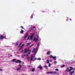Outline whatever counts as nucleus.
Masks as SVG:
<instances>
[{"mask_svg": "<svg viewBox=\"0 0 75 75\" xmlns=\"http://www.w3.org/2000/svg\"><path fill=\"white\" fill-rule=\"evenodd\" d=\"M65 72H71V69L68 68H67L65 70Z\"/></svg>", "mask_w": 75, "mask_h": 75, "instance_id": "nucleus-5", "label": "nucleus"}, {"mask_svg": "<svg viewBox=\"0 0 75 75\" xmlns=\"http://www.w3.org/2000/svg\"><path fill=\"white\" fill-rule=\"evenodd\" d=\"M67 21H68V20H67Z\"/></svg>", "mask_w": 75, "mask_h": 75, "instance_id": "nucleus-45", "label": "nucleus"}, {"mask_svg": "<svg viewBox=\"0 0 75 75\" xmlns=\"http://www.w3.org/2000/svg\"><path fill=\"white\" fill-rule=\"evenodd\" d=\"M43 67H44L45 68H46L47 69H48V66L47 65L44 66Z\"/></svg>", "mask_w": 75, "mask_h": 75, "instance_id": "nucleus-20", "label": "nucleus"}, {"mask_svg": "<svg viewBox=\"0 0 75 75\" xmlns=\"http://www.w3.org/2000/svg\"><path fill=\"white\" fill-rule=\"evenodd\" d=\"M53 73L54 74V75H55L57 74V71H54V72L53 71Z\"/></svg>", "mask_w": 75, "mask_h": 75, "instance_id": "nucleus-19", "label": "nucleus"}, {"mask_svg": "<svg viewBox=\"0 0 75 75\" xmlns=\"http://www.w3.org/2000/svg\"><path fill=\"white\" fill-rule=\"evenodd\" d=\"M32 72H34V71H35V69H32Z\"/></svg>", "mask_w": 75, "mask_h": 75, "instance_id": "nucleus-21", "label": "nucleus"}, {"mask_svg": "<svg viewBox=\"0 0 75 75\" xmlns=\"http://www.w3.org/2000/svg\"><path fill=\"white\" fill-rule=\"evenodd\" d=\"M65 67L64 65H63L60 66L61 68H63Z\"/></svg>", "mask_w": 75, "mask_h": 75, "instance_id": "nucleus-22", "label": "nucleus"}, {"mask_svg": "<svg viewBox=\"0 0 75 75\" xmlns=\"http://www.w3.org/2000/svg\"><path fill=\"white\" fill-rule=\"evenodd\" d=\"M38 68H40V69H42V67H41V65H39V66L38 67Z\"/></svg>", "mask_w": 75, "mask_h": 75, "instance_id": "nucleus-11", "label": "nucleus"}, {"mask_svg": "<svg viewBox=\"0 0 75 75\" xmlns=\"http://www.w3.org/2000/svg\"><path fill=\"white\" fill-rule=\"evenodd\" d=\"M32 52H33L35 54L34 56V55L33 54H31L30 56L31 57V59L30 60V63H31V62L33 61H35L36 59H39V60H41V59L40 58L39 59H37V58H35V59H33V58H34V57H35V55H36V54L37 53V49L35 48H34L32 51Z\"/></svg>", "mask_w": 75, "mask_h": 75, "instance_id": "nucleus-1", "label": "nucleus"}, {"mask_svg": "<svg viewBox=\"0 0 75 75\" xmlns=\"http://www.w3.org/2000/svg\"><path fill=\"white\" fill-rule=\"evenodd\" d=\"M69 68H70V71H71L72 70H75V69H74L72 67H69Z\"/></svg>", "mask_w": 75, "mask_h": 75, "instance_id": "nucleus-10", "label": "nucleus"}, {"mask_svg": "<svg viewBox=\"0 0 75 75\" xmlns=\"http://www.w3.org/2000/svg\"><path fill=\"white\" fill-rule=\"evenodd\" d=\"M21 69L20 67H18L17 69V71H20L21 70Z\"/></svg>", "mask_w": 75, "mask_h": 75, "instance_id": "nucleus-16", "label": "nucleus"}, {"mask_svg": "<svg viewBox=\"0 0 75 75\" xmlns=\"http://www.w3.org/2000/svg\"><path fill=\"white\" fill-rule=\"evenodd\" d=\"M31 44V43H28V44Z\"/></svg>", "mask_w": 75, "mask_h": 75, "instance_id": "nucleus-41", "label": "nucleus"}, {"mask_svg": "<svg viewBox=\"0 0 75 75\" xmlns=\"http://www.w3.org/2000/svg\"><path fill=\"white\" fill-rule=\"evenodd\" d=\"M70 74L71 75H72L73 74V73L71 72L70 73Z\"/></svg>", "mask_w": 75, "mask_h": 75, "instance_id": "nucleus-34", "label": "nucleus"}, {"mask_svg": "<svg viewBox=\"0 0 75 75\" xmlns=\"http://www.w3.org/2000/svg\"><path fill=\"white\" fill-rule=\"evenodd\" d=\"M50 62H52V59H50Z\"/></svg>", "mask_w": 75, "mask_h": 75, "instance_id": "nucleus-39", "label": "nucleus"}, {"mask_svg": "<svg viewBox=\"0 0 75 75\" xmlns=\"http://www.w3.org/2000/svg\"><path fill=\"white\" fill-rule=\"evenodd\" d=\"M30 57H29V59H30Z\"/></svg>", "mask_w": 75, "mask_h": 75, "instance_id": "nucleus-43", "label": "nucleus"}, {"mask_svg": "<svg viewBox=\"0 0 75 75\" xmlns=\"http://www.w3.org/2000/svg\"><path fill=\"white\" fill-rule=\"evenodd\" d=\"M21 44H22V43H20L19 47H20V45H21Z\"/></svg>", "mask_w": 75, "mask_h": 75, "instance_id": "nucleus-37", "label": "nucleus"}, {"mask_svg": "<svg viewBox=\"0 0 75 75\" xmlns=\"http://www.w3.org/2000/svg\"><path fill=\"white\" fill-rule=\"evenodd\" d=\"M21 61L19 60H17L16 61V63H19L21 64Z\"/></svg>", "mask_w": 75, "mask_h": 75, "instance_id": "nucleus-7", "label": "nucleus"}, {"mask_svg": "<svg viewBox=\"0 0 75 75\" xmlns=\"http://www.w3.org/2000/svg\"><path fill=\"white\" fill-rule=\"evenodd\" d=\"M30 36H28V38H30Z\"/></svg>", "mask_w": 75, "mask_h": 75, "instance_id": "nucleus-42", "label": "nucleus"}, {"mask_svg": "<svg viewBox=\"0 0 75 75\" xmlns=\"http://www.w3.org/2000/svg\"><path fill=\"white\" fill-rule=\"evenodd\" d=\"M49 74H53V71L49 72Z\"/></svg>", "mask_w": 75, "mask_h": 75, "instance_id": "nucleus-23", "label": "nucleus"}, {"mask_svg": "<svg viewBox=\"0 0 75 75\" xmlns=\"http://www.w3.org/2000/svg\"><path fill=\"white\" fill-rule=\"evenodd\" d=\"M53 63H57V61H54L53 62Z\"/></svg>", "mask_w": 75, "mask_h": 75, "instance_id": "nucleus-29", "label": "nucleus"}, {"mask_svg": "<svg viewBox=\"0 0 75 75\" xmlns=\"http://www.w3.org/2000/svg\"><path fill=\"white\" fill-rule=\"evenodd\" d=\"M72 73L73 74H74V73H75V71H72Z\"/></svg>", "mask_w": 75, "mask_h": 75, "instance_id": "nucleus-32", "label": "nucleus"}, {"mask_svg": "<svg viewBox=\"0 0 75 75\" xmlns=\"http://www.w3.org/2000/svg\"><path fill=\"white\" fill-rule=\"evenodd\" d=\"M3 71V69H1L0 68V71Z\"/></svg>", "mask_w": 75, "mask_h": 75, "instance_id": "nucleus-31", "label": "nucleus"}, {"mask_svg": "<svg viewBox=\"0 0 75 75\" xmlns=\"http://www.w3.org/2000/svg\"><path fill=\"white\" fill-rule=\"evenodd\" d=\"M5 37H4L1 35H0V40H3L4 38H5Z\"/></svg>", "mask_w": 75, "mask_h": 75, "instance_id": "nucleus-6", "label": "nucleus"}, {"mask_svg": "<svg viewBox=\"0 0 75 75\" xmlns=\"http://www.w3.org/2000/svg\"><path fill=\"white\" fill-rule=\"evenodd\" d=\"M31 50H29V51H28L29 55H30V54H31Z\"/></svg>", "mask_w": 75, "mask_h": 75, "instance_id": "nucleus-13", "label": "nucleus"}, {"mask_svg": "<svg viewBox=\"0 0 75 75\" xmlns=\"http://www.w3.org/2000/svg\"><path fill=\"white\" fill-rule=\"evenodd\" d=\"M55 70L57 71H58L59 70L58 69H55Z\"/></svg>", "mask_w": 75, "mask_h": 75, "instance_id": "nucleus-28", "label": "nucleus"}, {"mask_svg": "<svg viewBox=\"0 0 75 75\" xmlns=\"http://www.w3.org/2000/svg\"><path fill=\"white\" fill-rule=\"evenodd\" d=\"M25 56L26 58H27V59H28V53L26 55H22V58H24Z\"/></svg>", "mask_w": 75, "mask_h": 75, "instance_id": "nucleus-3", "label": "nucleus"}, {"mask_svg": "<svg viewBox=\"0 0 75 75\" xmlns=\"http://www.w3.org/2000/svg\"><path fill=\"white\" fill-rule=\"evenodd\" d=\"M46 74H50V72H47V73H46Z\"/></svg>", "mask_w": 75, "mask_h": 75, "instance_id": "nucleus-38", "label": "nucleus"}, {"mask_svg": "<svg viewBox=\"0 0 75 75\" xmlns=\"http://www.w3.org/2000/svg\"><path fill=\"white\" fill-rule=\"evenodd\" d=\"M50 52H49V51L48 52L47 54L49 55H50Z\"/></svg>", "mask_w": 75, "mask_h": 75, "instance_id": "nucleus-25", "label": "nucleus"}, {"mask_svg": "<svg viewBox=\"0 0 75 75\" xmlns=\"http://www.w3.org/2000/svg\"><path fill=\"white\" fill-rule=\"evenodd\" d=\"M50 66H51V64L49 63V64L48 65V67H50Z\"/></svg>", "mask_w": 75, "mask_h": 75, "instance_id": "nucleus-26", "label": "nucleus"}, {"mask_svg": "<svg viewBox=\"0 0 75 75\" xmlns=\"http://www.w3.org/2000/svg\"><path fill=\"white\" fill-rule=\"evenodd\" d=\"M31 28H35V27L33 26H31Z\"/></svg>", "mask_w": 75, "mask_h": 75, "instance_id": "nucleus-36", "label": "nucleus"}, {"mask_svg": "<svg viewBox=\"0 0 75 75\" xmlns=\"http://www.w3.org/2000/svg\"><path fill=\"white\" fill-rule=\"evenodd\" d=\"M38 46H40V43H38V44L37 45Z\"/></svg>", "mask_w": 75, "mask_h": 75, "instance_id": "nucleus-33", "label": "nucleus"}, {"mask_svg": "<svg viewBox=\"0 0 75 75\" xmlns=\"http://www.w3.org/2000/svg\"><path fill=\"white\" fill-rule=\"evenodd\" d=\"M28 33H27L24 36V38H27V37H28L27 38V40H28Z\"/></svg>", "mask_w": 75, "mask_h": 75, "instance_id": "nucleus-4", "label": "nucleus"}, {"mask_svg": "<svg viewBox=\"0 0 75 75\" xmlns=\"http://www.w3.org/2000/svg\"><path fill=\"white\" fill-rule=\"evenodd\" d=\"M51 65H52V63H51Z\"/></svg>", "mask_w": 75, "mask_h": 75, "instance_id": "nucleus-44", "label": "nucleus"}, {"mask_svg": "<svg viewBox=\"0 0 75 75\" xmlns=\"http://www.w3.org/2000/svg\"><path fill=\"white\" fill-rule=\"evenodd\" d=\"M24 45V44H23L20 47V48L19 49V50H21V49H23V46Z\"/></svg>", "mask_w": 75, "mask_h": 75, "instance_id": "nucleus-9", "label": "nucleus"}, {"mask_svg": "<svg viewBox=\"0 0 75 75\" xmlns=\"http://www.w3.org/2000/svg\"><path fill=\"white\" fill-rule=\"evenodd\" d=\"M31 30H33V29H32Z\"/></svg>", "mask_w": 75, "mask_h": 75, "instance_id": "nucleus-47", "label": "nucleus"}, {"mask_svg": "<svg viewBox=\"0 0 75 75\" xmlns=\"http://www.w3.org/2000/svg\"><path fill=\"white\" fill-rule=\"evenodd\" d=\"M24 33V30H21L20 32V33L21 34H23Z\"/></svg>", "mask_w": 75, "mask_h": 75, "instance_id": "nucleus-15", "label": "nucleus"}, {"mask_svg": "<svg viewBox=\"0 0 75 75\" xmlns=\"http://www.w3.org/2000/svg\"><path fill=\"white\" fill-rule=\"evenodd\" d=\"M16 61V60L15 59H13L12 61L11 62H15Z\"/></svg>", "mask_w": 75, "mask_h": 75, "instance_id": "nucleus-12", "label": "nucleus"}, {"mask_svg": "<svg viewBox=\"0 0 75 75\" xmlns=\"http://www.w3.org/2000/svg\"><path fill=\"white\" fill-rule=\"evenodd\" d=\"M38 38H39V37H38L37 39H36V38H35L34 39V41H35V42H37V41H38Z\"/></svg>", "mask_w": 75, "mask_h": 75, "instance_id": "nucleus-8", "label": "nucleus"}, {"mask_svg": "<svg viewBox=\"0 0 75 75\" xmlns=\"http://www.w3.org/2000/svg\"><path fill=\"white\" fill-rule=\"evenodd\" d=\"M53 58V56H52V55H51V56H50V58Z\"/></svg>", "mask_w": 75, "mask_h": 75, "instance_id": "nucleus-30", "label": "nucleus"}, {"mask_svg": "<svg viewBox=\"0 0 75 75\" xmlns=\"http://www.w3.org/2000/svg\"><path fill=\"white\" fill-rule=\"evenodd\" d=\"M28 49L25 48L24 50H21V52H23V53H24V54H26V53H27L28 52Z\"/></svg>", "mask_w": 75, "mask_h": 75, "instance_id": "nucleus-2", "label": "nucleus"}, {"mask_svg": "<svg viewBox=\"0 0 75 75\" xmlns=\"http://www.w3.org/2000/svg\"><path fill=\"white\" fill-rule=\"evenodd\" d=\"M70 20H72V19H70Z\"/></svg>", "mask_w": 75, "mask_h": 75, "instance_id": "nucleus-46", "label": "nucleus"}, {"mask_svg": "<svg viewBox=\"0 0 75 75\" xmlns=\"http://www.w3.org/2000/svg\"><path fill=\"white\" fill-rule=\"evenodd\" d=\"M33 45H34V44H33V45H31L29 47V48H30V47H32V46H33Z\"/></svg>", "mask_w": 75, "mask_h": 75, "instance_id": "nucleus-27", "label": "nucleus"}, {"mask_svg": "<svg viewBox=\"0 0 75 75\" xmlns=\"http://www.w3.org/2000/svg\"><path fill=\"white\" fill-rule=\"evenodd\" d=\"M33 37H34V35H32L30 37V39H31V40H32L33 38Z\"/></svg>", "mask_w": 75, "mask_h": 75, "instance_id": "nucleus-17", "label": "nucleus"}, {"mask_svg": "<svg viewBox=\"0 0 75 75\" xmlns=\"http://www.w3.org/2000/svg\"><path fill=\"white\" fill-rule=\"evenodd\" d=\"M46 63H47V64H49V63H50V60H49V59H47L46 60Z\"/></svg>", "mask_w": 75, "mask_h": 75, "instance_id": "nucleus-14", "label": "nucleus"}, {"mask_svg": "<svg viewBox=\"0 0 75 75\" xmlns=\"http://www.w3.org/2000/svg\"><path fill=\"white\" fill-rule=\"evenodd\" d=\"M53 59H54V60H56V59H57V56H54L53 57Z\"/></svg>", "mask_w": 75, "mask_h": 75, "instance_id": "nucleus-18", "label": "nucleus"}, {"mask_svg": "<svg viewBox=\"0 0 75 75\" xmlns=\"http://www.w3.org/2000/svg\"><path fill=\"white\" fill-rule=\"evenodd\" d=\"M32 18H33V15H32Z\"/></svg>", "mask_w": 75, "mask_h": 75, "instance_id": "nucleus-40", "label": "nucleus"}, {"mask_svg": "<svg viewBox=\"0 0 75 75\" xmlns=\"http://www.w3.org/2000/svg\"><path fill=\"white\" fill-rule=\"evenodd\" d=\"M18 66H19L20 67H19V68H21L22 67V66L21 65H20V64H19L18 65Z\"/></svg>", "mask_w": 75, "mask_h": 75, "instance_id": "nucleus-24", "label": "nucleus"}, {"mask_svg": "<svg viewBox=\"0 0 75 75\" xmlns=\"http://www.w3.org/2000/svg\"><path fill=\"white\" fill-rule=\"evenodd\" d=\"M21 28H22V29H24V28H23V26H21Z\"/></svg>", "mask_w": 75, "mask_h": 75, "instance_id": "nucleus-35", "label": "nucleus"}]
</instances>
